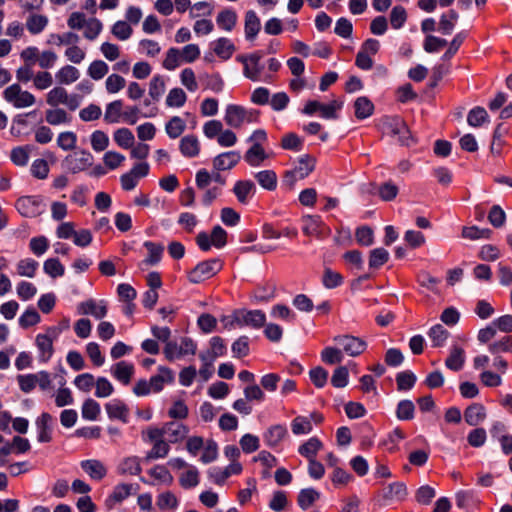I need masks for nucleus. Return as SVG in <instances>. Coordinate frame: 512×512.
I'll list each match as a JSON object with an SVG mask.
<instances>
[{
  "instance_id": "39",
  "label": "nucleus",
  "mask_w": 512,
  "mask_h": 512,
  "mask_svg": "<svg viewBox=\"0 0 512 512\" xmlns=\"http://www.w3.org/2000/svg\"><path fill=\"white\" fill-rule=\"evenodd\" d=\"M259 185L268 190L274 191L277 187V175L273 170H263L255 174Z\"/></svg>"
},
{
  "instance_id": "63",
  "label": "nucleus",
  "mask_w": 512,
  "mask_h": 512,
  "mask_svg": "<svg viewBox=\"0 0 512 512\" xmlns=\"http://www.w3.org/2000/svg\"><path fill=\"white\" fill-rule=\"evenodd\" d=\"M447 44L448 42L444 38L429 34L425 37L423 48L427 53H436L443 49Z\"/></svg>"
},
{
  "instance_id": "50",
  "label": "nucleus",
  "mask_w": 512,
  "mask_h": 512,
  "mask_svg": "<svg viewBox=\"0 0 512 512\" xmlns=\"http://www.w3.org/2000/svg\"><path fill=\"white\" fill-rule=\"evenodd\" d=\"M180 485L185 489L196 487L199 484V472L198 470L190 466L185 472L179 477Z\"/></svg>"
},
{
  "instance_id": "1",
  "label": "nucleus",
  "mask_w": 512,
  "mask_h": 512,
  "mask_svg": "<svg viewBox=\"0 0 512 512\" xmlns=\"http://www.w3.org/2000/svg\"><path fill=\"white\" fill-rule=\"evenodd\" d=\"M170 334L169 328L162 327V343H165L164 355L167 360L174 361L196 353L197 344L192 338L180 337L178 340H169Z\"/></svg>"
},
{
  "instance_id": "62",
  "label": "nucleus",
  "mask_w": 512,
  "mask_h": 512,
  "mask_svg": "<svg viewBox=\"0 0 512 512\" xmlns=\"http://www.w3.org/2000/svg\"><path fill=\"white\" fill-rule=\"evenodd\" d=\"M109 71V66L103 60H94L87 69V74L93 80L102 79Z\"/></svg>"
},
{
  "instance_id": "23",
  "label": "nucleus",
  "mask_w": 512,
  "mask_h": 512,
  "mask_svg": "<svg viewBox=\"0 0 512 512\" xmlns=\"http://www.w3.org/2000/svg\"><path fill=\"white\" fill-rule=\"evenodd\" d=\"M179 149L184 157H197L201 150V145L195 135H186L180 140Z\"/></svg>"
},
{
  "instance_id": "6",
  "label": "nucleus",
  "mask_w": 512,
  "mask_h": 512,
  "mask_svg": "<svg viewBox=\"0 0 512 512\" xmlns=\"http://www.w3.org/2000/svg\"><path fill=\"white\" fill-rule=\"evenodd\" d=\"M93 161V155L89 151L81 149L68 154L63 160V165L69 172L77 174L90 168Z\"/></svg>"
},
{
  "instance_id": "37",
  "label": "nucleus",
  "mask_w": 512,
  "mask_h": 512,
  "mask_svg": "<svg viewBox=\"0 0 512 512\" xmlns=\"http://www.w3.org/2000/svg\"><path fill=\"white\" fill-rule=\"evenodd\" d=\"M320 498V493L314 488H305L300 490L297 503L301 509L307 510L309 509L315 501Z\"/></svg>"
},
{
  "instance_id": "36",
  "label": "nucleus",
  "mask_w": 512,
  "mask_h": 512,
  "mask_svg": "<svg viewBox=\"0 0 512 512\" xmlns=\"http://www.w3.org/2000/svg\"><path fill=\"white\" fill-rule=\"evenodd\" d=\"M387 125L392 134L399 136V140L401 141L402 144L409 145V142H408L409 130L401 118H399V117L390 118L387 121Z\"/></svg>"
},
{
  "instance_id": "32",
  "label": "nucleus",
  "mask_w": 512,
  "mask_h": 512,
  "mask_svg": "<svg viewBox=\"0 0 512 512\" xmlns=\"http://www.w3.org/2000/svg\"><path fill=\"white\" fill-rule=\"evenodd\" d=\"M261 28L260 19L257 16L256 12L253 10H249L245 14V36L248 40L254 39L259 33Z\"/></svg>"
},
{
  "instance_id": "29",
  "label": "nucleus",
  "mask_w": 512,
  "mask_h": 512,
  "mask_svg": "<svg viewBox=\"0 0 512 512\" xmlns=\"http://www.w3.org/2000/svg\"><path fill=\"white\" fill-rule=\"evenodd\" d=\"M374 112L373 102L366 96L358 97L354 102L355 117L359 120L370 117Z\"/></svg>"
},
{
  "instance_id": "56",
  "label": "nucleus",
  "mask_w": 512,
  "mask_h": 512,
  "mask_svg": "<svg viewBox=\"0 0 512 512\" xmlns=\"http://www.w3.org/2000/svg\"><path fill=\"white\" fill-rule=\"evenodd\" d=\"M185 127V121L178 116H174L166 123L165 130L170 138L175 139L184 132Z\"/></svg>"
},
{
  "instance_id": "55",
  "label": "nucleus",
  "mask_w": 512,
  "mask_h": 512,
  "mask_svg": "<svg viewBox=\"0 0 512 512\" xmlns=\"http://www.w3.org/2000/svg\"><path fill=\"white\" fill-rule=\"evenodd\" d=\"M30 152L29 145L15 147L10 154L11 161L17 166H25L29 161Z\"/></svg>"
},
{
  "instance_id": "14",
  "label": "nucleus",
  "mask_w": 512,
  "mask_h": 512,
  "mask_svg": "<svg viewBox=\"0 0 512 512\" xmlns=\"http://www.w3.org/2000/svg\"><path fill=\"white\" fill-rule=\"evenodd\" d=\"M141 254L143 260L138 264V267L141 271H147L160 261V245L152 241H145Z\"/></svg>"
},
{
  "instance_id": "28",
  "label": "nucleus",
  "mask_w": 512,
  "mask_h": 512,
  "mask_svg": "<svg viewBox=\"0 0 512 512\" xmlns=\"http://www.w3.org/2000/svg\"><path fill=\"white\" fill-rule=\"evenodd\" d=\"M323 443L317 437H311L299 446L298 452L308 461L316 459L317 453L322 449Z\"/></svg>"
},
{
  "instance_id": "11",
  "label": "nucleus",
  "mask_w": 512,
  "mask_h": 512,
  "mask_svg": "<svg viewBox=\"0 0 512 512\" xmlns=\"http://www.w3.org/2000/svg\"><path fill=\"white\" fill-rule=\"evenodd\" d=\"M236 325L238 327L250 326L259 329L264 326L266 315L261 310L235 311Z\"/></svg>"
},
{
  "instance_id": "64",
  "label": "nucleus",
  "mask_w": 512,
  "mask_h": 512,
  "mask_svg": "<svg viewBox=\"0 0 512 512\" xmlns=\"http://www.w3.org/2000/svg\"><path fill=\"white\" fill-rule=\"evenodd\" d=\"M16 294L22 301H28L37 294V288L31 282L20 281L16 286Z\"/></svg>"
},
{
  "instance_id": "20",
  "label": "nucleus",
  "mask_w": 512,
  "mask_h": 512,
  "mask_svg": "<svg viewBox=\"0 0 512 512\" xmlns=\"http://www.w3.org/2000/svg\"><path fill=\"white\" fill-rule=\"evenodd\" d=\"M105 409L110 419H119L124 423L128 422L129 408L122 400H111L105 404Z\"/></svg>"
},
{
  "instance_id": "47",
  "label": "nucleus",
  "mask_w": 512,
  "mask_h": 512,
  "mask_svg": "<svg viewBox=\"0 0 512 512\" xmlns=\"http://www.w3.org/2000/svg\"><path fill=\"white\" fill-rule=\"evenodd\" d=\"M417 381L416 375L410 371H402L396 375V384L399 391L411 390Z\"/></svg>"
},
{
  "instance_id": "9",
  "label": "nucleus",
  "mask_w": 512,
  "mask_h": 512,
  "mask_svg": "<svg viewBox=\"0 0 512 512\" xmlns=\"http://www.w3.org/2000/svg\"><path fill=\"white\" fill-rule=\"evenodd\" d=\"M302 231L306 236L324 239L331 233L330 228L322 221L320 216L306 215L302 217Z\"/></svg>"
},
{
  "instance_id": "48",
  "label": "nucleus",
  "mask_w": 512,
  "mask_h": 512,
  "mask_svg": "<svg viewBox=\"0 0 512 512\" xmlns=\"http://www.w3.org/2000/svg\"><path fill=\"white\" fill-rule=\"evenodd\" d=\"M113 138L116 144L123 149L131 148L135 140L133 133L128 128L117 129Z\"/></svg>"
},
{
  "instance_id": "25",
  "label": "nucleus",
  "mask_w": 512,
  "mask_h": 512,
  "mask_svg": "<svg viewBox=\"0 0 512 512\" xmlns=\"http://www.w3.org/2000/svg\"><path fill=\"white\" fill-rule=\"evenodd\" d=\"M237 21L238 15L232 8H224L216 17L217 26L227 32L235 28Z\"/></svg>"
},
{
  "instance_id": "53",
  "label": "nucleus",
  "mask_w": 512,
  "mask_h": 512,
  "mask_svg": "<svg viewBox=\"0 0 512 512\" xmlns=\"http://www.w3.org/2000/svg\"><path fill=\"white\" fill-rule=\"evenodd\" d=\"M488 350L493 355H499L500 353H512V337L504 336L501 339L490 343Z\"/></svg>"
},
{
  "instance_id": "60",
  "label": "nucleus",
  "mask_w": 512,
  "mask_h": 512,
  "mask_svg": "<svg viewBox=\"0 0 512 512\" xmlns=\"http://www.w3.org/2000/svg\"><path fill=\"white\" fill-rule=\"evenodd\" d=\"M488 114L483 107L477 106L469 111L467 122L472 127H479L488 121Z\"/></svg>"
},
{
  "instance_id": "19",
  "label": "nucleus",
  "mask_w": 512,
  "mask_h": 512,
  "mask_svg": "<svg viewBox=\"0 0 512 512\" xmlns=\"http://www.w3.org/2000/svg\"><path fill=\"white\" fill-rule=\"evenodd\" d=\"M241 159L238 151H228L217 155L213 159V168L216 171L230 170L236 166Z\"/></svg>"
},
{
  "instance_id": "44",
  "label": "nucleus",
  "mask_w": 512,
  "mask_h": 512,
  "mask_svg": "<svg viewBox=\"0 0 512 512\" xmlns=\"http://www.w3.org/2000/svg\"><path fill=\"white\" fill-rule=\"evenodd\" d=\"M123 102L115 100L107 104L104 114V120L107 123H118L122 117Z\"/></svg>"
},
{
  "instance_id": "41",
  "label": "nucleus",
  "mask_w": 512,
  "mask_h": 512,
  "mask_svg": "<svg viewBox=\"0 0 512 512\" xmlns=\"http://www.w3.org/2000/svg\"><path fill=\"white\" fill-rule=\"evenodd\" d=\"M80 77L79 70L71 65L63 66L56 73V79L60 84H71L77 81Z\"/></svg>"
},
{
  "instance_id": "17",
  "label": "nucleus",
  "mask_w": 512,
  "mask_h": 512,
  "mask_svg": "<svg viewBox=\"0 0 512 512\" xmlns=\"http://www.w3.org/2000/svg\"><path fill=\"white\" fill-rule=\"evenodd\" d=\"M287 435L288 430L284 424H275L264 432L263 439L268 447L275 448L280 445Z\"/></svg>"
},
{
  "instance_id": "52",
  "label": "nucleus",
  "mask_w": 512,
  "mask_h": 512,
  "mask_svg": "<svg viewBox=\"0 0 512 512\" xmlns=\"http://www.w3.org/2000/svg\"><path fill=\"white\" fill-rule=\"evenodd\" d=\"M456 505L460 509H468L476 504L477 499L474 491L460 490L455 495Z\"/></svg>"
},
{
  "instance_id": "10",
  "label": "nucleus",
  "mask_w": 512,
  "mask_h": 512,
  "mask_svg": "<svg viewBox=\"0 0 512 512\" xmlns=\"http://www.w3.org/2000/svg\"><path fill=\"white\" fill-rule=\"evenodd\" d=\"M15 208L22 216L32 218L43 212L44 205L41 196H22L15 202Z\"/></svg>"
},
{
  "instance_id": "27",
  "label": "nucleus",
  "mask_w": 512,
  "mask_h": 512,
  "mask_svg": "<svg viewBox=\"0 0 512 512\" xmlns=\"http://www.w3.org/2000/svg\"><path fill=\"white\" fill-rule=\"evenodd\" d=\"M158 392L160 390V375H154L151 377L149 381L145 379H140L136 382L133 387V392L137 396H145L148 395L151 390Z\"/></svg>"
},
{
  "instance_id": "42",
  "label": "nucleus",
  "mask_w": 512,
  "mask_h": 512,
  "mask_svg": "<svg viewBox=\"0 0 512 512\" xmlns=\"http://www.w3.org/2000/svg\"><path fill=\"white\" fill-rule=\"evenodd\" d=\"M79 41V36L73 32L63 34L52 33L49 35L47 43L54 46L73 45Z\"/></svg>"
},
{
  "instance_id": "3",
  "label": "nucleus",
  "mask_w": 512,
  "mask_h": 512,
  "mask_svg": "<svg viewBox=\"0 0 512 512\" xmlns=\"http://www.w3.org/2000/svg\"><path fill=\"white\" fill-rule=\"evenodd\" d=\"M46 102L52 107L65 105L69 110H76L81 102V97L77 94H68L67 90L62 86L51 89L46 95Z\"/></svg>"
},
{
  "instance_id": "13",
  "label": "nucleus",
  "mask_w": 512,
  "mask_h": 512,
  "mask_svg": "<svg viewBox=\"0 0 512 512\" xmlns=\"http://www.w3.org/2000/svg\"><path fill=\"white\" fill-rule=\"evenodd\" d=\"M262 56L259 52H255L248 57L238 56L237 60L244 64L243 74L246 78L252 81H259L263 70V66L260 64Z\"/></svg>"
},
{
  "instance_id": "33",
  "label": "nucleus",
  "mask_w": 512,
  "mask_h": 512,
  "mask_svg": "<svg viewBox=\"0 0 512 512\" xmlns=\"http://www.w3.org/2000/svg\"><path fill=\"white\" fill-rule=\"evenodd\" d=\"M132 484H118L114 487L112 494L106 499L105 504L108 508H112L117 502H121L131 495L133 491Z\"/></svg>"
},
{
  "instance_id": "22",
  "label": "nucleus",
  "mask_w": 512,
  "mask_h": 512,
  "mask_svg": "<svg viewBox=\"0 0 512 512\" xmlns=\"http://www.w3.org/2000/svg\"><path fill=\"white\" fill-rule=\"evenodd\" d=\"M255 185L250 180H239L233 187V193L241 204H247L255 193Z\"/></svg>"
},
{
  "instance_id": "57",
  "label": "nucleus",
  "mask_w": 512,
  "mask_h": 512,
  "mask_svg": "<svg viewBox=\"0 0 512 512\" xmlns=\"http://www.w3.org/2000/svg\"><path fill=\"white\" fill-rule=\"evenodd\" d=\"M389 260V252L384 248H376L370 251L369 267L378 269Z\"/></svg>"
},
{
  "instance_id": "59",
  "label": "nucleus",
  "mask_w": 512,
  "mask_h": 512,
  "mask_svg": "<svg viewBox=\"0 0 512 512\" xmlns=\"http://www.w3.org/2000/svg\"><path fill=\"white\" fill-rule=\"evenodd\" d=\"M44 272L52 278L61 277L65 273V267L58 258H49L43 264Z\"/></svg>"
},
{
  "instance_id": "21",
  "label": "nucleus",
  "mask_w": 512,
  "mask_h": 512,
  "mask_svg": "<svg viewBox=\"0 0 512 512\" xmlns=\"http://www.w3.org/2000/svg\"><path fill=\"white\" fill-rule=\"evenodd\" d=\"M53 417L49 413H42L36 420V426L38 430L37 439L41 443H48L52 440L51 423Z\"/></svg>"
},
{
  "instance_id": "4",
  "label": "nucleus",
  "mask_w": 512,
  "mask_h": 512,
  "mask_svg": "<svg viewBox=\"0 0 512 512\" xmlns=\"http://www.w3.org/2000/svg\"><path fill=\"white\" fill-rule=\"evenodd\" d=\"M316 159L311 155H303L297 165L284 174L283 182L292 187L297 180L306 178L315 168Z\"/></svg>"
},
{
  "instance_id": "54",
  "label": "nucleus",
  "mask_w": 512,
  "mask_h": 512,
  "mask_svg": "<svg viewBox=\"0 0 512 512\" xmlns=\"http://www.w3.org/2000/svg\"><path fill=\"white\" fill-rule=\"evenodd\" d=\"M389 20L393 29L402 28L407 20L406 9L401 5L394 6L390 12Z\"/></svg>"
},
{
  "instance_id": "5",
  "label": "nucleus",
  "mask_w": 512,
  "mask_h": 512,
  "mask_svg": "<svg viewBox=\"0 0 512 512\" xmlns=\"http://www.w3.org/2000/svg\"><path fill=\"white\" fill-rule=\"evenodd\" d=\"M187 434V426L180 421L166 423L162 427V458H164L169 451V447L164 443V441L169 443H178L182 441Z\"/></svg>"
},
{
  "instance_id": "8",
  "label": "nucleus",
  "mask_w": 512,
  "mask_h": 512,
  "mask_svg": "<svg viewBox=\"0 0 512 512\" xmlns=\"http://www.w3.org/2000/svg\"><path fill=\"white\" fill-rule=\"evenodd\" d=\"M3 96L7 102L18 109L30 107L36 101L34 95L28 91L22 90L19 84L8 86L4 90Z\"/></svg>"
},
{
  "instance_id": "38",
  "label": "nucleus",
  "mask_w": 512,
  "mask_h": 512,
  "mask_svg": "<svg viewBox=\"0 0 512 512\" xmlns=\"http://www.w3.org/2000/svg\"><path fill=\"white\" fill-rule=\"evenodd\" d=\"M39 263L32 258H25L18 261L16 265L17 274L22 277L33 278L38 270Z\"/></svg>"
},
{
  "instance_id": "46",
  "label": "nucleus",
  "mask_w": 512,
  "mask_h": 512,
  "mask_svg": "<svg viewBox=\"0 0 512 512\" xmlns=\"http://www.w3.org/2000/svg\"><path fill=\"white\" fill-rule=\"evenodd\" d=\"M45 120L50 125L56 126L69 123L71 118L64 109L55 108L49 109L45 112Z\"/></svg>"
},
{
  "instance_id": "61",
  "label": "nucleus",
  "mask_w": 512,
  "mask_h": 512,
  "mask_svg": "<svg viewBox=\"0 0 512 512\" xmlns=\"http://www.w3.org/2000/svg\"><path fill=\"white\" fill-rule=\"evenodd\" d=\"M41 320V317L39 313L36 311L35 308H27L24 313L20 316L18 319V323L20 327L23 329H27L29 327H32L36 324H38Z\"/></svg>"
},
{
  "instance_id": "34",
  "label": "nucleus",
  "mask_w": 512,
  "mask_h": 512,
  "mask_svg": "<svg viewBox=\"0 0 512 512\" xmlns=\"http://www.w3.org/2000/svg\"><path fill=\"white\" fill-rule=\"evenodd\" d=\"M213 51L219 58L228 60L235 52V45L231 42L230 39L221 37L214 41Z\"/></svg>"
},
{
  "instance_id": "31",
  "label": "nucleus",
  "mask_w": 512,
  "mask_h": 512,
  "mask_svg": "<svg viewBox=\"0 0 512 512\" xmlns=\"http://www.w3.org/2000/svg\"><path fill=\"white\" fill-rule=\"evenodd\" d=\"M267 154L262 145L252 144L246 151L244 160L252 167L260 166L266 159Z\"/></svg>"
},
{
  "instance_id": "18",
  "label": "nucleus",
  "mask_w": 512,
  "mask_h": 512,
  "mask_svg": "<svg viewBox=\"0 0 512 512\" xmlns=\"http://www.w3.org/2000/svg\"><path fill=\"white\" fill-rule=\"evenodd\" d=\"M81 469L95 481H101L107 475L106 466L97 459H88L80 462Z\"/></svg>"
},
{
  "instance_id": "26",
  "label": "nucleus",
  "mask_w": 512,
  "mask_h": 512,
  "mask_svg": "<svg viewBox=\"0 0 512 512\" xmlns=\"http://www.w3.org/2000/svg\"><path fill=\"white\" fill-rule=\"evenodd\" d=\"M224 120L232 128H240L243 125V106L229 104L226 107Z\"/></svg>"
},
{
  "instance_id": "35",
  "label": "nucleus",
  "mask_w": 512,
  "mask_h": 512,
  "mask_svg": "<svg viewBox=\"0 0 512 512\" xmlns=\"http://www.w3.org/2000/svg\"><path fill=\"white\" fill-rule=\"evenodd\" d=\"M407 494V487L403 482L390 483L383 490V498L387 500L403 501Z\"/></svg>"
},
{
  "instance_id": "2",
  "label": "nucleus",
  "mask_w": 512,
  "mask_h": 512,
  "mask_svg": "<svg viewBox=\"0 0 512 512\" xmlns=\"http://www.w3.org/2000/svg\"><path fill=\"white\" fill-rule=\"evenodd\" d=\"M223 268L220 259L214 258L198 263L189 273L188 280L198 284L215 276Z\"/></svg>"
},
{
  "instance_id": "16",
  "label": "nucleus",
  "mask_w": 512,
  "mask_h": 512,
  "mask_svg": "<svg viewBox=\"0 0 512 512\" xmlns=\"http://www.w3.org/2000/svg\"><path fill=\"white\" fill-rule=\"evenodd\" d=\"M111 375L123 385H128L135 373V367L127 361H119L110 369Z\"/></svg>"
},
{
  "instance_id": "24",
  "label": "nucleus",
  "mask_w": 512,
  "mask_h": 512,
  "mask_svg": "<svg viewBox=\"0 0 512 512\" xmlns=\"http://www.w3.org/2000/svg\"><path fill=\"white\" fill-rule=\"evenodd\" d=\"M485 418L486 410L481 403H472L464 411L465 422L470 426H477Z\"/></svg>"
},
{
  "instance_id": "12",
  "label": "nucleus",
  "mask_w": 512,
  "mask_h": 512,
  "mask_svg": "<svg viewBox=\"0 0 512 512\" xmlns=\"http://www.w3.org/2000/svg\"><path fill=\"white\" fill-rule=\"evenodd\" d=\"M334 341L342 347L344 352L352 357L359 356L367 348L366 341L352 335H339L334 338Z\"/></svg>"
},
{
  "instance_id": "43",
  "label": "nucleus",
  "mask_w": 512,
  "mask_h": 512,
  "mask_svg": "<svg viewBox=\"0 0 512 512\" xmlns=\"http://www.w3.org/2000/svg\"><path fill=\"white\" fill-rule=\"evenodd\" d=\"M465 362L464 350L460 347H453L450 355L445 361L447 368L453 371H459L462 369Z\"/></svg>"
},
{
  "instance_id": "51",
  "label": "nucleus",
  "mask_w": 512,
  "mask_h": 512,
  "mask_svg": "<svg viewBox=\"0 0 512 512\" xmlns=\"http://www.w3.org/2000/svg\"><path fill=\"white\" fill-rule=\"evenodd\" d=\"M449 332L441 325L436 324L432 326L428 332V336L432 341L434 347H441L447 340Z\"/></svg>"
},
{
  "instance_id": "30",
  "label": "nucleus",
  "mask_w": 512,
  "mask_h": 512,
  "mask_svg": "<svg viewBox=\"0 0 512 512\" xmlns=\"http://www.w3.org/2000/svg\"><path fill=\"white\" fill-rule=\"evenodd\" d=\"M120 475H138L141 472V461L136 456L124 458L117 466Z\"/></svg>"
},
{
  "instance_id": "45",
  "label": "nucleus",
  "mask_w": 512,
  "mask_h": 512,
  "mask_svg": "<svg viewBox=\"0 0 512 512\" xmlns=\"http://www.w3.org/2000/svg\"><path fill=\"white\" fill-rule=\"evenodd\" d=\"M167 414L170 418L181 421L188 417L189 409L184 400L178 399L172 402Z\"/></svg>"
},
{
  "instance_id": "7",
  "label": "nucleus",
  "mask_w": 512,
  "mask_h": 512,
  "mask_svg": "<svg viewBox=\"0 0 512 512\" xmlns=\"http://www.w3.org/2000/svg\"><path fill=\"white\" fill-rule=\"evenodd\" d=\"M61 330L58 327L52 326L47 328L46 333L38 334L36 336V346L39 350V360L47 362L50 360L54 353L53 341L57 339Z\"/></svg>"
},
{
  "instance_id": "15",
  "label": "nucleus",
  "mask_w": 512,
  "mask_h": 512,
  "mask_svg": "<svg viewBox=\"0 0 512 512\" xmlns=\"http://www.w3.org/2000/svg\"><path fill=\"white\" fill-rule=\"evenodd\" d=\"M78 311L80 314L92 315L96 319H102L107 314V302L105 300L97 302L94 299H88L79 304Z\"/></svg>"
},
{
  "instance_id": "49",
  "label": "nucleus",
  "mask_w": 512,
  "mask_h": 512,
  "mask_svg": "<svg viewBox=\"0 0 512 512\" xmlns=\"http://www.w3.org/2000/svg\"><path fill=\"white\" fill-rule=\"evenodd\" d=\"M100 412V405L94 399L89 398L83 402L81 414L84 419L94 421L99 417Z\"/></svg>"
},
{
  "instance_id": "40",
  "label": "nucleus",
  "mask_w": 512,
  "mask_h": 512,
  "mask_svg": "<svg viewBox=\"0 0 512 512\" xmlns=\"http://www.w3.org/2000/svg\"><path fill=\"white\" fill-rule=\"evenodd\" d=\"M48 18L41 14H31L26 21V27L28 31L33 34L41 33L48 25Z\"/></svg>"
},
{
  "instance_id": "58",
  "label": "nucleus",
  "mask_w": 512,
  "mask_h": 512,
  "mask_svg": "<svg viewBox=\"0 0 512 512\" xmlns=\"http://www.w3.org/2000/svg\"><path fill=\"white\" fill-rule=\"evenodd\" d=\"M312 429V423L308 417L297 416L291 422V430L295 435L309 434Z\"/></svg>"
}]
</instances>
